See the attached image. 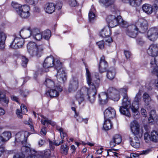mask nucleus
Masks as SVG:
<instances>
[{
  "label": "nucleus",
  "mask_w": 158,
  "mask_h": 158,
  "mask_svg": "<svg viewBox=\"0 0 158 158\" xmlns=\"http://www.w3.org/2000/svg\"><path fill=\"white\" fill-rule=\"evenodd\" d=\"M86 78L87 83L89 86L87 94L85 96V98L89 100L91 103H93L95 101V95L97 94V89L99 87L100 85V79L99 77H97V80L95 81L92 82V78L91 73L88 69L86 68Z\"/></svg>",
  "instance_id": "f257e3e1"
},
{
  "label": "nucleus",
  "mask_w": 158,
  "mask_h": 158,
  "mask_svg": "<svg viewBox=\"0 0 158 158\" xmlns=\"http://www.w3.org/2000/svg\"><path fill=\"white\" fill-rule=\"evenodd\" d=\"M12 6L17 14L22 18H27L30 16L29 6L27 5L22 6L18 3L13 2L12 3Z\"/></svg>",
  "instance_id": "f03ea898"
},
{
  "label": "nucleus",
  "mask_w": 158,
  "mask_h": 158,
  "mask_svg": "<svg viewBox=\"0 0 158 158\" xmlns=\"http://www.w3.org/2000/svg\"><path fill=\"white\" fill-rule=\"evenodd\" d=\"M123 97L122 106L120 107L119 111L121 114L130 117L131 114L129 109L131 106V99L126 94Z\"/></svg>",
  "instance_id": "7ed1b4c3"
},
{
  "label": "nucleus",
  "mask_w": 158,
  "mask_h": 158,
  "mask_svg": "<svg viewBox=\"0 0 158 158\" xmlns=\"http://www.w3.org/2000/svg\"><path fill=\"white\" fill-rule=\"evenodd\" d=\"M130 127L132 133L135 135L139 136V137L142 136L143 133V130L140 128V125L138 122L134 120L130 123Z\"/></svg>",
  "instance_id": "20e7f679"
},
{
  "label": "nucleus",
  "mask_w": 158,
  "mask_h": 158,
  "mask_svg": "<svg viewBox=\"0 0 158 158\" xmlns=\"http://www.w3.org/2000/svg\"><path fill=\"white\" fill-rule=\"evenodd\" d=\"M29 136V133L26 131H21L18 133L15 136V141L21 142L22 144L25 143Z\"/></svg>",
  "instance_id": "39448f33"
},
{
  "label": "nucleus",
  "mask_w": 158,
  "mask_h": 158,
  "mask_svg": "<svg viewBox=\"0 0 158 158\" xmlns=\"http://www.w3.org/2000/svg\"><path fill=\"white\" fill-rule=\"evenodd\" d=\"M137 29L138 31L143 33L146 32L148 28V23L146 20L140 19L136 23Z\"/></svg>",
  "instance_id": "423d86ee"
},
{
  "label": "nucleus",
  "mask_w": 158,
  "mask_h": 158,
  "mask_svg": "<svg viewBox=\"0 0 158 158\" xmlns=\"http://www.w3.org/2000/svg\"><path fill=\"white\" fill-rule=\"evenodd\" d=\"M118 16L110 15L107 16L106 21L108 23L109 27L112 28L117 26L118 24L119 20Z\"/></svg>",
  "instance_id": "0eeeda50"
},
{
  "label": "nucleus",
  "mask_w": 158,
  "mask_h": 158,
  "mask_svg": "<svg viewBox=\"0 0 158 158\" xmlns=\"http://www.w3.org/2000/svg\"><path fill=\"white\" fill-rule=\"evenodd\" d=\"M138 30L135 25H130L125 30V33L129 36L134 38L137 35Z\"/></svg>",
  "instance_id": "6e6552de"
},
{
  "label": "nucleus",
  "mask_w": 158,
  "mask_h": 158,
  "mask_svg": "<svg viewBox=\"0 0 158 158\" xmlns=\"http://www.w3.org/2000/svg\"><path fill=\"white\" fill-rule=\"evenodd\" d=\"M111 34L110 29L108 27L104 28L100 32V35L101 37L104 38L109 37L107 39L105 40L108 43L111 42L113 41L112 38L110 37Z\"/></svg>",
  "instance_id": "1a4fd4ad"
},
{
  "label": "nucleus",
  "mask_w": 158,
  "mask_h": 158,
  "mask_svg": "<svg viewBox=\"0 0 158 158\" xmlns=\"http://www.w3.org/2000/svg\"><path fill=\"white\" fill-rule=\"evenodd\" d=\"M147 36L151 41L156 40L158 38V29L156 27L150 28L147 32Z\"/></svg>",
  "instance_id": "9d476101"
},
{
  "label": "nucleus",
  "mask_w": 158,
  "mask_h": 158,
  "mask_svg": "<svg viewBox=\"0 0 158 158\" xmlns=\"http://www.w3.org/2000/svg\"><path fill=\"white\" fill-rule=\"evenodd\" d=\"M79 87V80L78 78L76 76L73 77L70 80L69 90L70 92L74 91L77 90Z\"/></svg>",
  "instance_id": "9b49d317"
},
{
  "label": "nucleus",
  "mask_w": 158,
  "mask_h": 158,
  "mask_svg": "<svg viewBox=\"0 0 158 158\" xmlns=\"http://www.w3.org/2000/svg\"><path fill=\"white\" fill-rule=\"evenodd\" d=\"M88 91L87 87L84 86L83 87L79 92H77L76 95V98L78 101L79 104L84 101V98H85V96Z\"/></svg>",
  "instance_id": "f8f14e48"
},
{
  "label": "nucleus",
  "mask_w": 158,
  "mask_h": 158,
  "mask_svg": "<svg viewBox=\"0 0 158 158\" xmlns=\"http://www.w3.org/2000/svg\"><path fill=\"white\" fill-rule=\"evenodd\" d=\"M116 113L113 108L109 107L106 109L104 112V119H110V118H113L115 116Z\"/></svg>",
  "instance_id": "ddd939ff"
},
{
  "label": "nucleus",
  "mask_w": 158,
  "mask_h": 158,
  "mask_svg": "<svg viewBox=\"0 0 158 158\" xmlns=\"http://www.w3.org/2000/svg\"><path fill=\"white\" fill-rule=\"evenodd\" d=\"M21 150L23 153L28 155L27 158H35V154L36 153V151L34 149H31L30 148L27 146H23Z\"/></svg>",
  "instance_id": "4468645a"
},
{
  "label": "nucleus",
  "mask_w": 158,
  "mask_h": 158,
  "mask_svg": "<svg viewBox=\"0 0 158 158\" xmlns=\"http://www.w3.org/2000/svg\"><path fill=\"white\" fill-rule=\"evenodd\" d=\"M108 67L107 62L105 60V57L102 56L101 58L99 66V71L101 73H102L106 71Z\"/></svg>",
  "instance_id": "2eb2a0df"
},
{
  "label": "nucleus",
  "mask_w": 158,
  "mask_h": 158,
  "mask_svg": "<svg viewBox=\"0 0 158 158\" xmlns=\"http://www.w3.org/2000/svg\"><path fill=\"white\" fill-rule=\"evenodd\" d=\"M54 58L53 56H50L46 57L43 64V67L48 68L53 66L54 65Z\"/></svg>",
  "instance_id": "dca6fc26"
},
{
  "label": "nucleus",
  "mask_w": 158,
  "mask_h": 158,
  "mask_svg": "<svg viewBox=\"0 0 158 158\" xmlns=\"http://www.w3.org/2000/svg\"><path fill=\"white\" fill-rule=\"evenodd\" d=\"M57 72V78L58 81L60 83H64L67 80V75L65 69L59 70Z\"/></svg>",
  "instance_id": "f3484780"
},
{
  "label": "nucleus",
  "mask_w": 158,
  "mask_h": 158,
  "mask_svg": "<svg viewBox=\"0 0 158 158\" xmlns=\"http://www.w3.org/2000/svg\"><path fill=\"white\" fill-rule=\"evenodd\" d=\"M122 141L121 136L118 134L115 135L113 137L112 140L110 143V146L111 148L114 147L116 144H118Z\"/></svg>",
  "instance_id": "a211bd4d"
},
{
  "label": "nucleus",
  "mask_w": 158,
  "mask_h": 158,
  "mask_svg": "<svg viewBox=\"0 0 158 158\" xmlns=\"http://www.w3.org/2000/svg\"><path fill=\"white\" fill-rule=\"evenodd\" d=\"M27 111L26 106L23 104H21L20 106V109H17L16 112L18 117L19 118H22L23 117V114H25Z\"/></svg>",
  "instance_id": "6ab92c4d"
},
{
  "label": "nucleus",
  "mask_w": 158,
  "mask_h": 158,
  "mask_svg": "<svg viewBox=\"0 0 158 158\" xmlns=\"http://www.w3.org/2000/svg\"><path fill=\"white\" fill-rule=\"evenodd\" d=\"M31 33L30 27H28L27 29H22L19 32V35L22 38L26 39L31 36Z\"/></svg>",
  "instance_id": "aec40b11"
},
{
  "label": "nucleus",
  "mask_w": 158,
  "mask_h": 158,
  "mask_svg": "<svg viewBox=\"0 0 158 158\" xmlns=\"http://www.w3.org/2000/svg\"><path fill=\"white\" fill-rule=\"evenodd\" d=\"M55 5L53 3H48L46 4L45 7V12L49 14L53 13L55 10Z\"/></svg>",
  "instance_id": "412c9836"
},
{
  "label": "nucleus",
  "mask_w": 158,
  "mask_h": 158,
  "mask_svg": "<svg viewBox=\"0 0 158 158\" xmlns=\"http://www.w3.org/2000/svg\"><path fill=\"white\" fill-rule=\"evenodd\" d=\"M98 99L100 103L102 104H105L107 102V98L109 97L105 93H102L98 95Z\"/></svg>",
  "instance_id": "4be33fe9"
},
{
  "label": "nucleus",
  "mask_w": 158,
  "mask_h": 158,
  "mask_svg": "<svg viewBox=\"0 0 158 158\" xmlns=\"http://www.w3.org/2000/svg\"><path fill=\"white\" fill-rule=\"evenodd\" d=\"M11 133L9 131H5L0 136V140L2 142H4L8 140L11 137Z\"/></svg>",
  "instance_id": "5701e85b"
},
{
  "label": "nucleus",
  "mask_w": 158,
  "mask_h": 158,
  "mask_svg": "<svg viewBox=\"0 0 158 158\" xmlns=\"http://www.w3.org/2000/svg\"><path fill=\"white\" fill-rule=\"evenodd\" d=\"M143 11L148 14H151L153 12L152 6L149 4H145L143 5Z\"/></svg>",
  "instance_id": "b1692460"
},
{
  "label": "nucleus",
  "mask_w": 158,
  "mask_h": 158,
  "mask_svg": "<svg viewBox=\"0 0 158 158\" xmlns=\"http://www.w3.org/2000/svg\"><path fill=\"white\" fill-rule=\"evenodd\" d=\"M116 74V71L114 69L110 68L107 71L106 77L108 79L112 80L115 77Z\"/></svg>",
  "instance_id": "393cba45"
},
{
  "label": "nucleus",
  "mask_w": 158,
  "mask_h": 158,
  "mask_svg": "<svg viewBox=\"0 0 158 158\" xmlns=\"http://www.w3.org/2000/svg\"><path fill=\"white\" fill-rule=\"evenodd\" d=\"M0 102L4 106H6L9 102V99L6 97L5 94L0 92Z\"/></svg>",
  "instance_id": "a878e982"
},
{
  "label": "nucleus",
  "mask_w": 158,
  "mask_h": 158,
  "mask_svg": "<svg viewBox=\"0 0 158 158\" xmlns=\"http://www.w3.org/2000/svg\"><path fill=\"white\" fill-rule=\"evenodd\" d=\"M118 19L119 20L118 24L121 27L126 29L130 25H129V23L127 21L122 19L121 16H118Z\"/></svg>",
  "instance_id": "bb28decb"
},
{
  "label": "nucleus",
  "mask_w": 158,
  "mask_h": 158,
  "mask_svg": "<svg viewBox=\"0 0 158 158\" xmlns=\"http://www.w3.org/2000/svg\"><path fill=\"white\" fill-rule=\"evenodd\" d=\"M69 147L65 144L61 145L60 147V151L61 154L64 155H66L68 153Z\"/></svg>",
  "instance_id": "cd10ccee"
},
{
  "label": "nucleus",
  "mask_w": 158,
  "mask_h": 158,
  "mask_svg": "<svg viewBox=\"0 0 158 158\" xmlns=\"http://www.w3.org/2000/svg\"><path fill=\"white\" fill-rule=\"evenodd\" d=\"M130 141L131 145L135 148H138L140 146V143L137 137H135L133 140L130 137Z\"/></svg>",
  "instance_id": "c85d7f7f"
},
{
  "label": "nucleus",
  "mask_w": 158,
  "mask_h": 158,
  "mask_svg": "<svg viewBox=\"0 0 158 158\" xmlns=\"http://www.w3.org/2000/svg\"><path fill=\"white\" fill-rule=\"evenodd\" d=\"M151 140L155 143L158 142V131L153 130L151 133Z\"/></svg>",
  "instance_id": "c756f323"
},
{
  "label": "nucleus",
  "mask_w": 158,
  "mask_h": 158,
  "mask_svg": "<svg viewBox=\"0 0 158 158\" xmlns=\"http://www.w3.org/2000/svg\"><path fill=\"white\" fill-rule=\"evenodd\" d=\"M112 124L110 119H105L104 123L103 125V128L106 130H108L111 129Z\"/></svg>",
  "instance_id": "7c9ffc66"
},
{
  "label": "nucleus",
  "mask_w": 158,
  "mask_h": 158,
  "mask_svg": "<svg viewBox=\"0 0 158 158\" xmlns=\"http://www.w3.org/2000/svg\"><path fill=\"white\" fill-rule=\"evenodd\" d=\"M13 44H12L11 45H10V48L11 49H17L19 48H22V47L24 45V42L23 41H20L18 42L16 44L15 43L14 45V47H12L13 45Z\"/></svg>",
  "instance_id": "2f4dec72"
},
{
  "label": "nucleus",
  "mask_w": 158,
  "mask_h": 158,
  "mask_svg": "<svg viewBox=\"0 0 158 158\" xmlns=\"http://www.w3.org/2000/svg\"><path fill=\"white\" fill-rule=\"evenodd\" d=\"M143 99L145 102V106H148L149 105V102L151 101V99L148 94L145 93L143 95Z\"/></svg>",
  "instance_id": "473e14b6"
},
{
  "label": "nucleus",
  "mask_w": 158,
  "mask_h": 158,
  "mask_svg": "<svg viewBox=\"0 0 158 158\" xmlns=\"http://www.w3.org/2000/svg\"><path fill=\"white\" fill-rule=\"evenodd\" d=\"M42 50H28V52L32 56H40L42 53Z\"/></svg>",
  "instance_id": "72a5a7b5"
},
{
  "label": "nucleus",
  "mask_w": 158,
  "mask_h": 158,
  "mask_svg": "<svg viewBox=\"0 0 158 158\" xmlns=\"http://www.w3.org/2000/svg\"><path fill=\"white\" fill-rule=\"evenodd\" d=\"M151 68L158 67V57L153 58L150 63Z\"/></svg>",
  "instance_id": "f704fd0d"
},
{
  "label": "nucleus",
  "mask_w": 158,
  "mask_h": 158,
  "mask_svg": "<svg viewBox=\"0 0 158 158\" xmlns=\"http://www.w3.org/2000/svg\"><path fill=\"white\" fill-rule=\"evenodd\" d=\"M118 91L115 89L113 87H110L107 90L106 94L108 97L110 96L111 97L113 94L115 93L118 94Z\"/></svg>",
  "instance_id": "c9c22d12"
},
{
  "label": "nucleus",
  "mask_w": 158,
  "mask_h": 158,
  "mask_svg": "<svg viewBox=\"0 0 158 158\" xmlns=\"http://www.w3.org/2000/svg\"><path fill=\"white\" fill-rule=\"evenodd\" d=\"M43 37L45 40H48L51 36V32L49 30H47L42 33Z\"/></svg>",
  "instance_id": "e433bc0d"
},
{
  "label": "nucleus",
  "mask_w": 158,
  "mask_h": 158,
  "mask_svg": "<svg viewBox=\"0 0 158 158\" xmlns=\"http://www.w3.org/2000/svg\"><path fill=\"white\" fill-rule=\"evenodd\" d=\"M156 118V111L155 110H152L150 113V117L148 120L150 123H152Z\"/></svg>",
  "instance_id": "4c0bfd02"
},
{
  "label": "nucleus",
  "mask_w": 158,
  "mask_h": 158,
  "mask_svg": "<svg viewBox=\"0 0 158 158\" xmlns=\"http://www.w3.org/2000/svg\"><path fill=\"white\" fill-rule=\"evenodd\" d=\"M55 68L57 70V72L59 70H61L63 69H64V68L63 67L62 63L59 60H57L55 63H54V66Z\"/></svg>",
  "instance_id": "58836bf2"
},
{
  "label": "nucleus",
  "mask_w": 158,
  "mask_h": 158,
  "mask_svg": "<svg viewBox=\"0 0 158 158\" xmlns=\"http://www.w3.org/2000/svg\"><path fill=\"white\" fill-rule=\"evenodd\" d=\"M36 153H36L34 155L35 158H42V157L41 156L38 157L35 156V155ZM51 153V151L49 149H46L44 151L43 157L44 158H47L50 156Z\"/></svg>",
  "instance_id": "ea45409f"
},
{
  "label": "nucleus",
  "mask_w": 158,
  "mask_h": 158,
  "mask_svg": "<svg viewBox=\"0 0 158 158\" xmlns=\"http://www.w3.org/2000/svg\"><path fill=\"white\" fill-rule=\"evenodd\" d=\"M44 84L48 88H52L55 86V83L54 81L49 79L46 80Z\"/></svg>",
  "instance_id": "a19ab883"
},
{
  "label": "nucleus",
  "mask_w": 158,
  "mask_h": 158,
  "mask_svg": "<svg viewBox=\"0 0 158 158\" xmlns=\"http://www.w3.org/2000/svg\"><path fill=\"white\" fill-rule=\"evenodd\" d=\"M114 0H100V2L104 5L106 7H108L112 5Z\"/></svg>",
  "instance_id": "79ce46f5"
},
{
  "label": "nucleus",
  "mask_w": 158,
  "mask_h": 158,
  "mask_svg": "<svg viewBox=\"0 0 158 158\" xmlns=\"http://www.w3.org/2000/svg\"><path fill=\"white\" fill-rule=\"evenodd\" d=\"M48 94L51 97H55L59 95L58 92L55 89H50L47 92V94Z\"/></svg>",
  "instance_id": "37998d69"
},
{
  "label": "nucleus",
  "mask_w": 158,
  "mask_h": 158,
  "mask_svg": "<svg viewBox=\"0 0 158 158\" xmlns=\"http://www.w3.org/2000/svg\"><path fill=\"white\" fill-rule=\"evenodd\" d=\"M142 0H131L130 5L133 6H139L141 3Z\"/></svg>",
  "instance_id": "c03bdc74"
},
{
  "label": "nucleus",
  "mask_w": 158,
  "mask_h": 158,
  "mask_svg": "<svg viewBox=\"0 0 158 158\" xmlns=\"http://www.w3.org/2000/svg\"><path fill=\"white\" fill-rule=\"evenodd\" d=\"M37 47V44L35 42H29L27 45L28 49H35Z\"/></svg>",
  "instance_id": "a18cd8bd"
},
{
  "label": "nucleus",
  "mask_w": 158,
  "mask_h": 158,
  "mask_svg": "<svg viewBox=\"0 0 158 158\" xmlns=\"http://www.w3.org/2000/svg\"><path fill=\"white\" fill-rule=\"evenodd\" d=\"M147 52L149 56L153 57L156 56L158 53V50H147Z\"/></svg>",
  "instance_id": "49530a36"
},
{
  "label": "nucleus",
  "mask_w": 158,
  "mask_h": 158,
  "mask_svg": "<svg viewBox=\"0 0 158 158\" xmlns=\"http://www.w3.org/2000/svg\"><path fill=\"white\" fill-rule=\"evenodd\" d=\"M141 100V94L138 93H137L134 99V100L132 103H135L136 104L139 105V102Z\"/></svg>",
  "instance_id": "de8ad7c7"
},
{
  "label": "nucleus",
  "mask_w": 158,
  "mask_h": 158,
  "mask_svg": "<svg viewBox=\"0 0 158 158\" xmlns=\"http://www.w3.org/2000/svg\"><path fill=\"white\" fill-rule=\"evenodd\" d=\"M139 108V105L138 104L132 103L131 109L133 113H136L138 112Z\"/></svg>",
  "instance_id": "09e8293b"
},
{
  "label": "nucleus",
  "mask_w": 158,
  "mask_h": 158,
  "mask_svg": "<svg viewBox=\"0 0 158 158\" xmlns=\"http://www.w3.org/2000/svg\"><path fill=\"white\" fill-rule=\"evenodd\" d=\"M22 65L23 67H26L27 66V64L28 61V60L27 58H26L24 56H22Z\"/></svg>",
  "instance_id": "8fccbe9b"
},
{
  "label": "nucleus",
  "mask_w": 158,
  "mask_h": 158,
  "mask_svg": "<svg viewBox=\"0 0 158 158\" xmlns=\"http://www.w3.org/2000/svg\"><path fill=\"white\" fill-rule=\"evenodd\" d=\"M30 31L31 32V35H32L34 37L38 33H40V31L37 28H34L32 29L30 28Z\"/></svg>",
  "instance_id": "3c124183"
},
{
  "label": "nucleus",
  "mask_w": 158,
  "mask_h": 158,
  "mask_svg": "<svg viewBox=\"0 0 158 158\" xmlns=\"http://www.w3.org/2000/svg\"><path fill=\"white\" fill-rule=\"evenodd\" d=\"M57 130L60 132L61 138L63 139L66 136V134L64 131L63 129L62 128H57Z\"/></svg>",
  "instance_id": "603ef678"
},
{
  "label": "nucleus",
  "mask_w": 158,
  "mask_h": 158,
  "mask_svg": "<svg viewBox=\"0 0 158 158\" xmlns=\"http://www.w3.org/2000/svg\"><path fill=\"white\" fill-rule=\"evenodd\" d=\"M6 38V34L3 32H0V42L5 41Z\"/></svg>",
  "instance_id": "864d4df0"
},
{
  "label": "nucleus",
  "mask_w": 158,
  "mask_h": 158,
  "mask_svg": "<svg viewBox=\"0 0 158 158\" xmlns=\"http://www.w3.org/2000/svg\"><path fill=\"white\" fill-rule=\"evenodd\" d=\"M93 9H94L93 8L92 9L89 11V20L90 21L94 19L95 16L94 13L93 12Z\"/></svg>",
  "instance_id": "5fc2aeb1"
},
{
  "label": "nucleus",
  "mask_w": 158,
  "mask_h": 158,
  "mask_svg": "<svg viewBox=\"0 0 158 158\" xmlns=\"http://www.w3.org/2000/svg\"><path fill=\"white\" fill-rule=\"evenodd\" d=\"M119 91L118 94H112L111 97V98L114 101H118L120 99V95L119 94Z\"/></svg>",
  "instance_id": "6e6d98bb"
},
{
  "label": "nucleus",
  "mask_w": 158,
  "mask_h": 158,
  "mask_svg": "<svg viewBox=\"0 0 158 158\" xmlns=\"http://www.w3.org/2000/svg\"><path fill=\"white\" fill-rule=\"evenodd\" d=\"M144 139L146 142H148L151 140V136L148 132L145 133L144 134Z\"/></svg>",
  "instance_id": "4d7b16f0"
},
{
  "label": "nucleus",
  "mask_w": 158,
  "mask_h": 158,
  "mask_svg": "<svg viewBox=\"0 0 158 158\" xmlns=\"http://www.w3.org/2000/svg\"><path fill=\"white\" fill-rule=\"evenodd\" d=\"M97 45L98 46L99 48L102 49L104 48V43L103 40H102L97 43Z\"/></svg>",
  "instance_id": "13d9d810"
},
{
  "label": "nucleus",
  "mask_w": 158,
  "mask_h": 158,
  "mask_svg": "<svg viewBox=\"0 0 158 158\" xmlns=\"http://www.w3.org/2000/svg\"><path fill=\"white\" fill-rule=\"evenodd\" d=\"M119 93H120L121 94H123V95H125V94L127 95V89L126 88H122L119 90Z\"/></svg>",
  "instance_id": "bf43d9fd"
},
{
  "label": "nucleus",
  "mask_w": 158,
  "mask_h": 158,
  "mask_svg": "<svg viewBox=\"0 0 158 158\" xmlns=\"http://www.w3.org/2000/svg\"><path fill=\"white\" fill-rule=\"evenodd\" d=\"M152 69V73L156 75L158 77V67L151 68Z\"/></svg>",
  "instance_id": "052dcab7"
},
{
  "label": "nucleus",
  "mask_w": 158,
  "mask_h": 158,
  "mask_svg": "<svg viewBox=\"0 0 158 158\" xmlns=\"http://www.w3.org/2000/svg\"><path fill=\"white\" fill-rule=\"evenodd\" d=\"M43 37L42 33H41L40 32L39 33H38L33 38L35 39L36 40H41Z\"/></svg>",
  "instance_id": "680f3d73"
},
{
  "label": "nucleus",
  "mask_w": 158,
  "mask_h": 158,
  "mask_svg": "<svg viewBox=\"0 0 158 158\" xmlns=\"http://www.w3.org/2000/svg\"><path fill=\"white\" fill-rule=\"evenodd\" d=\"M69 3L70 5L72 7L75 6L77 4L76 0H69Z\"/></svg>",
  "instance_id": "e2e57ef3"
},
{
  "label": "nucleus",
  "mask_w": 158,
  "mask_h": 158,
  "mask_svg": "<svg viewBox=\"0 0 158 158\" xmlns=\"http://www.w3.org/2000/svg\"><path fill=\"white\" fill-rule=\"evenodd\" d=\"M27 2L30 5H33L37 3L38 0H26Z\"/></svg>",
  "instance_id": "0e129e2a"
},
{
  "label": "nucleus",
  "mask_w": 158,
  "mask_h": 158,
  "mask_svg": "<svg viewBox=\"0 0 158 158\" xmlns=\"http://www.w3.org/2000/svg\"><path fill=\"white\" fill-rule=\"evenodd\" d=\"M158 48V45L157 44H151L148 49H155Z\"/></svg>",
  "instance_id": "69168bd1"
},
{
  "label": "nucleus",
  "mask_w": 158,
  "mask_h": 158,
  "mask_svg": "<svg viewBox=\"0 0 158 158\" xmlns=\"http://www.w3.org/2000/svg\"><path fill=\"white\" fill-rule=\"evenodd\" d=\"M51 121L50 120H48V119H45L41 121V123L44 125H47L48 123L51 124Z\"/></svg>",
  "instance_id": "338daca9"
},
{
  "label": "nucleus",
  "mask_w": 158,
  "mask_h": 158,
  "mask_svg": "<svg viewBox=\"0 0 158 158\" xmlns=\"http://www.w3.org/2000/svg\"><path fill=\"white\" fill-rule=\"evenodd\" d=\"M137 42L138 44L140 45H142L144 44V42L143 40L141 38H138L137 39Z\"/></svg>",
  "instance_id": "774afa93"
}]
</instances>
